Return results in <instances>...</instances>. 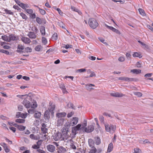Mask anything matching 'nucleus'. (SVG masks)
I'll return each mask as SVG.
<instances>
[{"label":"nucleus","mask_w":153,"mask_h":153,"mask_svg":"<svg viewBox=\"0 0 153 153\" xmlns=\"http://www.w3.org/2000/svg\"><path fill=\"white\" fill-rule=\"evenodd\" d=\"M69 130L68 128H64L62 130V134L59 132L54 133L52 136V139L55 141L65 140H67L69 137V136L68 134Z\"/></svg>","instance_id":"f257e3e1"},{"label":"nucleus","mask_w":153,"mask_h":153,"mask_svg":"<svg viewBox=\"0 0 153 153\" xmlns=\"http://www.w3.org/2000/svg\"><path fill=\"white\" fill-rule=\"evenodd\" d=\"M88 23L90 26L94 29L96 28L98 25V23L96 20L94 18L90 19L88 20Z\"/></svg>","instance_id":"f03ea898"},{"label":"nucleus","mask_w":153,"mask_h":153,"mask_svg":"<svg viewBox=\"0 0 153 153\" xmlns=\"http://www.w3.org/2000/svg\"><path fill=\"white\" fill-rule=\"evenodd\" d=\"M78 121V119L77 117H74L72 118L70 122L69 125L71 126H73L77 124Z\"/></svg>","instance_id":"7ed1b4c3"},{"label":"nucleus","mask_w":153,"mask_h":153,"mask_svg":"<svg viewBox=\"0 0 153 153\" xmlns=\"http://www.w3.org/2000/svg\"><path fill=\"white\" fill-rule=\"evenodd\" d=\"M94 126L92 125L88 126L87 127L84 128V131L86 133H90L93 131L94 130Z\"/></svg>","instance_id":"20e7f679"},{"label":"nucleus","mask_w":153,"mask_h":153,"mask_svg":"<svg viewBox=\"0 0 153 153\" xmlns=\"http://www.w3.org/2000/svg\"><path fill=\"white\" fill-rule=\"evenodd\" d=\"M9 42L12 41H16L19 39L18 36L14 34H11L9 36Z\"/></svg>","instance_id":"39448f33"},{"label":"nucleus","mask_w":153,"mask_h":153,"mask_svg":"<svg viewBox=\"0 0 153 153\" xmlns=\"http://www.w3.org/2000/svg\"><path fill=\"white\" fill-rule=\"evenodd\" d=\"M46 148L48 151L51 152H54L55 151L56 149L55 147L54 146L51 144L48 145L46 146Z\"/></svg>","instance_id":"423d86ee"},{"label":"nucleus","mask_w":153,"mask_h":153,"mask_svg":"<svg viewBox=\"0 0 153 153\" xmlns=\"http://www.w3.org/2000/svg\"><path fill=\"white\" fill-rule=\"evenodd\" d=\"M56 150L58 153H66V149L62 146H60L57 147Z\"/></svg>","instance_id":"0eeeda50"},{"label":"nucleus","mask_w":153,"mask_h":153,"mask_svg":"<svg viewBox=\"0 0 153 153\" xmlns=\"http://www.w3.org/2000/svg\"><path fill=\"white\" fill-rule=\"evenodd\" d=\"M36 21L37 22L39 25H41L42 23L44 24L46 23V20L45 19H41L38 17H36Z\"/></svg>","instance_id":"6e6552de"},{"label":"nucleus","mask_w":153,"mask_h":153,"mask_svg":"<svg viewBox=\"0 0 153 153\" xmlns=\"http://www.w3.org/2000/svg\"><path fill=\"white\" fill-rule=\"evenodd\" d=\"M36 33L30 31L28 32L27 35L30 38L34 39L37 37V35H36Z\"/></svg>","instance_id":"1a4fd4ad"},{"label":"nucleus","mask_w":153,"mask_h":153,"mask_svg":"<svg viewBox=\"0 0 153 153\" xmlns=\"http://www.w3.org/2000/svg\"><path fill=\"white\" fill-rule=\"evenodd\" d=\"M21 40L25 44H29L31 42L30 39L27 37H22L21 39Z\"/></svg>","instance_id":"9d476101"},{"label":"nucleus","mask_w":153,"mask_h":153,"mask_svg":"<svg viewBox=\"0 0 153 153\" xmlns=\"http://www.w3.org/2000/svg\"><path fill=\"white\" fill-rule=\"evenodd\" d=\"M22 103L27 108H29L30 106V102L27 99L24 100L23 101Z\"/></svg>","instance_id":"9b49d317"},{"label":"nucleus","mask_w":153,"mask_h":153,"mask_svg":"<svg viewBox=\"0 0 153 153\" xmlns=\"http://www.w3.org/2000/svg\"><path fill=\"white\" fill-rule=\"evenodd\" d=\"M111 95L115 97H121L125 96V95L124 94L121 93H119L118 92L111 93Z\"/></svg>","instance_id":"f8f14e48"},{"label":"nucleus","mask_w":153,"mask_h":153,"mask_svg":"<svg viewBox=\"0 0 153 153\" xmlns=\"http://www.w3.org/2000/svg\"><path fill=\"white\" fill-rule=\"evenodd\" d=\"M88 143L89 146L90 147H94V142L93 139L91 138L89 139Z\"/></svg>","instance_id":"ddd939ff"},{"label":"nucleus","mask_w":153,"mask_h":153,"mask_svg":"<svg viewBox=\"0 0 153 153\" xmlns=\"http://www.w3.org/2000/svg\"><path fill=\"white\" fill-rule=\"evenodd\" d=\"M40 32L42 36H45V27L43 26H41L40 28Z\"/></svg>","instance_id":"4468645a"},{"label":"nucleus","mask_w":153,"mask_h":153,"mask_svg":"<svg viewBox=\"0 0 153 153\" xmlns=\"http://www.w3.org/2000/svg\"><path fill=\"white\" fill-rule=\"evenodd\" d=\"M55 106L54 105H51L48 108L49 111L51 114H53L54 113L53 111L55 109Z\"/></svg>","instance_id":"2eb2a0df"},{"label":"nucleus","mask_w":153,"mask_h":153,"mask_svg":"<svg viewBox=\"0 0 153 153\" xmlns=\"http://www.w3.org/2000/svg\"><path fill=\"white\" fill-rule=\"evenodd\" d=\"M66 114L65 112L59 113L56 114V116L58 118H61L63 117H65L66 115Z\"/></svg>","instance_id":"dca6fc26"},{"label":"nucleus","mask_w":153,"mask_h":153,"mask_svg":"<svg viewBox=\"0 0 153 153\" xmlns=\"http://www.w3.org/2000/svg\"><path fill=\"white\" fill-rule=\"evenodd\" d=\"M49 111L46 110L44 113V118L45 119H49L50 117Z\"/></svg>","instance_id":"f3484780"},{"label":"nucleus","mask_w":153,"mask_h":153,"mask_svg":"<svg viewBox=\"0 0 153 153\" xmlns=\"http://www.w3.org/2000/svg\"><path fill=\"white\" fill-rule=\"evenodd\" d=\"M116 129V126L111 124L110 126V132L111 133H113L114 132Z\"/></svg>","instance_id":"a211bd4d"},{"label":"nucleus","mask_w":153,"mask_h":153,"mask_svg":"<svg viewBox=\"0 0 153 153\" xmlns=\"http://www.w3.org/2000/svg\"><path fill=\"white\" fill-rule=\"evenodd\" d=\"M89 153H100V151L98 152L95 147H91Z\"/></svg>","instance_id":"6ab92c4d"},{"label":"nucleus","mask_w":153,"mask_h":153,"mask_svg":"<svg viewBox=\"0 0 153 153\" xmlns=\"http://www.w3.org/2000/svg\"><path fill=\"white\" fill-rule=\"evenodd\" d=\"M113 145L112 143H110L108 146L107 152H110L113 150Z\"/></svg>","instance_id":"aec40b11"},{"label":"nucleus","mask_w":153,"mask_h":153,"mask_svg":"<svg viewBox=\"0 0 153 153\" xmlns=\"http://www.w3.org/2000/svg\"><path fill=\"white\" fill-rule=\"evenodd\" d=\"M95 143L97 145H99L100 143V139L99 137L97 136L94 138Z\"/></svg>","instance_id":"412c9836"},{"label":"nucleus","mask_w":153,"mask_h":153,"mask_svg":"<svg viewBox=\"0 0 153 153\" xmlns=\"http://www.w3.org/2000/svg\"><path fill=\"white\" fill-rule=\"evenodd\" d=\"M124 81L128 82L133 81H136V79L133 78H130L127 77H124Z\"/></svg>","instance_id":"4be33fe9"},{"label":"nucleus","mask_w":153,"mask_h":153,"mask_svg":"<svg viewBox=\"0 0 153 153\" xmlns=\"http://www.w3.org/2000/svg\"><path fill=\"white\" fill-rule=\"evenodd\" d=\"M81 124H78L76 126H74L73 127L74 130L76 132V131H78L81 129Z\"/></svg>","instance_id":"5701e85b"},{"label":"nucleus","mask_w":153,"mask_h":153,"mask_svg":"<svg viewBox=\"0 0 153 153\" xmlns=\"http://www.w3.org/2000/svg\"><path fill=\"white\" fill-rule=\"evenodd\" d=\"M67 107L68 108H71L73 109H75V107L74 106V105L71 102H69L67 104Z\"/></svg>","instance_id":"b1692460"},{"label":"nucleus","mask_w":153,"mask_h":153,"mask_svg":"<svg viewBox=\"0 0 153 153\" xmlns=\"http://www.w3.org/2000/svg\"><path fill=\"white\" fill-rule=\"evenodd\" d=\"M20 6L23 9H26V8H29V6L28 5V4H24L23 3H22L20 4Z\"/></svg>","instance_id":"393cba45"},{"label":"nucleus","mask_w":153,"mask_h":153,"mask_svg":"<svg viewBox=\"0 0 153 153\" xmlns=\"http://www.w3.org/2000/svg\"><path fill=\"white\" fill-rule=\"evenodd\" d=\"M133 56L134 57H138L140 58L142 57L141 55L139 53L134 52L133 54Z\"/></svg>","instance_id":"a878e982"},{"label":"nucleus","mask_w":153,"mask_h":153,"mask_svg":"<svg viewBox=\"0 0 153 153\" xmlns=\"http://www.w3.org/2000/svg\"><path fill=\"white\" fill-rule=\"evenodd\" d=\"M41 113L40 112L37 111L34 114V117L36 118H39L41 116Z\"/></svg>","instance_id":"bb28decb"},{"label":"nucleus","mask_w":153,"mask_h":153,"mask_svg":"<svg viewBox=\"0 0 153 153\" xmlns=\"http://www.w3.org/2000/svg\"><path fill=\"white\" fill-rule=\"evenodd\" d=\"M1 38L4 41L9 42V36L6 35H3L1 36Z\"/></svg>","instance_id":"cd10ccee"},{"label":"nucleus","mask_w":153,"mask_h":153,"mask_svg":"<svg viewBox=\"0 0 153 153\" xmlns=\"http://www.w3.org/2000/svg\"><path fill=\"white\" fill-rule=\"evenodd\" d=\"M131 72L133 73L138 74L141 73V71L139 69H133L131 70Z\"/></svg>","instance_id":"c85d7f7f"},{"label":"nucleus","mask_w":153,"mask_h":153,"mask_svg":"<svg viewBox=\"0 0 153 153\" xmlns=\"http://www.w3.org/2000/svg\"><path fill=\"white\" fill-rule=\"evenodd\" d=\"M92 86H94V85L92 84L88 85L86 86V88L88 90H91L93 88L92 87Z\"/></svg>","instance_id":"c756f323"},{"label":"nucleus","mask_w":153,"mask_h":153,"mask_svg":"<svg viewBox=\"0 0 153 153\" xmlns=\"http://www.w3.org/2000/svg\"><path fill=\"white\" fill-rule=\"evenodd\" d=\"M26 128V127L25 126L19 125L18 126H17V128L20 131H22L24 130Z\"/></svg>","instance_id":"7c9ffc66"},{"label":"nucleus","mask_w":153,"mask_h":153,"mask_svg":"<svg viewBox=\"0 0 153 153\" xmlns=\"http://www.w3.org/2000/svg\"><path fill=\"white\" fill-rule=\"evenodd\" d=\"M4 11L7 14L12 15L13 14V13L12 12L11 10H8L7 9H4Z\"/></svg>","instance_id":"2f4dec72"},{"label":"nucleus","mask_w":153,"mask_h":153,"mask_svg":"<svg viewBox=\"0 0 153 153\" xmlns=\"http://www.w3.org/2000/svg\"><path fill=\"white\" fill-rule=\"evenodd\" d=\"M138 11L143 16H144L146 15L143 9L141 8H140L138 9Z\"/></svg>","instance_id":"473e14b6"},{"label":"nucleus","mask_w":153,"mask_h":153,"mask_svg":"<svg viewBox=\"0 0 153 153\" xmlns=\"http://www.w3.org/2000/svg\"><path fill=\"white\" fill-rule=\"evenodd\" d=\"M15 121L16 122L19 123H23L25 122V120L22 119H18L16 120Z\"/></svg>","instance_id":"72a5a7b5"},{"label":"nucleus","mask_w":153,"mask_h":153,"mask_svg":"<svg viewBox=\"0 0 153 153\" xmlns=\"http://www.w3.org/2000/svg\"><path fill=\"white\" fill-rule=\"evenodd\" d=\"M71 9L72 10L78 12L79 14L81 13L80 11L78 9L74 7L71 6Z\"/></svg>","instance_id":"f704fd0d"},{"label":"nucleus","mask_w":153,"mask_h":153,"mask_svg":"<svg viewBox=\"0 0 153 153\" xmlns=\"http://www.w3.org/2000/svg\"><path fill=\"white\" fill-rule=\"evenodd\" d=\"M105 126L106 131L107 132H110V126L108 124H105Z\"/></svg>","instance_id":"c9c22d12"},{"label":"nucleus","mask_w":153,"mask_h":153,"mask_svg":"<svg viewBox=\"0 0 153 153\" xmlns=\"http://www.w3.org/2000/svg\"><path fill=\"white\" fill-rule=\"evenodd\" d=\"M52 38L55 40H57L58 39L57 33H54L52 36Z\"/></svg>","instance_id":"e433bc0d"},{"label":"nucleus","mask_w":153,"mask_h":153,"mask_svg":"<svg viewBox=\"0 0 153 153\" xmlns=\"http://www.w3.org/2000/svg\"><path fill=\"white\" fill-rule=\"evenodd\" d=\"M86 71V69L85 68H82L80 69H79L78 70H76V73L77 72H80V73H82L83 72Z\"/></svg>","instance_id":"4c0bfd02"},{"label":"nucleus","mask_w":153,"mask_h":153,"mask_svg":"<svg viewBox=\"0 0 153 153\" xmlns=\"http://www.w3.org/2000/svg\"><path fill=\"white\" fill-rule=\"evenodd\" d=\"M25 52L27 53L31 52H32V49L29 47H27L25 48Z\"/></svg>","instance_id":"58836bf2"},{"label":"nucleus","mask_w":153,"mask_h":153,"mask_svg":"<svg viewBox=\"0 0 153 153\" xmlns=\"http://www.w3.org/2000/svg\"><path fill=\"white\" fill-rule=\"evenodd\" d=\"M42 47V46L41 45H39L36 47L35 49L36 51H39L41 50Z\"/></svg>","instance_id":"ea45409f"},{"label":"nucleus","mask_w":153,"mask_h":153,"mask_svg":"<svg viewBox=\"0 0 153 153\" xmlns=\"http://www.w3.org/2000/svg\"><path fill=\"white\" fill-rule=\"evenodd\" d=\"M32 30L35 33H37L38 32V28L36 27L35 26L32 27Z\"/></svg>","instance_id":"a19ab883"},{"label":"nucleus","mask_w":153,"mask_h":153,"mask_svg":"<svg viewBox=\"0 0 153 153\" xmlns=\"http://www.w3.org/2000/svg\"><path fill=\"white\" fill-rule=\"evenodd\" d=\"M20 15L22 17V19L25 20L27 19V16L24 13H20Z\"/></svg>","instance_id":"79ce46f5"},{"label":"nucleus","mask_w":153,"mask_h":153,"mask_svg":"<svg viewBox=\"0 0 153 153\" xmlns=\"http://www.w3.org/2000/svg\"><path fill=\"white\" fill-rule=\"evenodd\" d=\"M134 94L135 95L137 96L138 97H141L142 95V93L139 92H134Z\"/></svg>","instance_id":"37998d69"},{"label":"nucleus","mask_w":153,"mask_h":153,"mask_svg":"<svg viewBox=\"0 0 153 153\" xmlns=\"http://www.w3.org/2000/svg\"><path fill=\"white\" fill-rule=\"evenodd\" d=\"M35 110L34 108H31L29 109L28 110V113L30 114H33L34 112H35Z\"/></svg>","instance_id":"c03bdc74"},{"label":"nucleus","mask_w":153,"mask_h":153,"mask_svg":"<svg viewBox=\"0 0 153 153\" xmlns=\"http://www.w3.org/2000/svg\"><path fill=\"white\" fill-rule=\"evenodd\" d=\"M42 42L43 44L44 45H45L47 42V39L44 37H42Z\"/></svg>","instance_id":"a18cd8bd"},{"label":"nucleus","mask_w":153,"mask_h":153,"mask_svg":"<svg viewBox=\"0 0 153 153\" xmlns=\"http://www.w3.org/2000/svg\"><path fill=\"white\" fill-rule=\"evenodd\" d=\"M41 130L43 133L45 134L47 132L48 129L44 127L41 128Z\"/></svg>","instance_id":"49530a36"},{"label":"nucleus","mask_w":153,"mask_h":153,"mask_svg":"<svg viewBox=\"0 0 153 153\" xmlns=\"http://www.w3.org/2000/svg\"><path fill=\"white\" fill-rule=\"evenodd\" d=\"M39 9L40 11V13L41 14H42V15H44L45 14L46 12H45V11L44 10L42 9H41L39 7Z\"/></svg>","instance_id":"de8ad7c7"},{"label":"nucleus","mask_w":153,"mask_h":153,"mask_svg":"<svg viewBox=\"0 0 153 153\" xmlns=\"http://www.w3.org/2000/svg\"><path fill=\"white\" fill-rule=\"evenodd\" d=\"M99 120L101 123H104V118L101 115L100 116Z\"/></svg>","instance_id":"09e8293b"},{"label":"nucleus","mask_w":153,"mask_h":153,"mask_svg":"<svg viewBox=\"0 0 153 153\" xmlns=\"http://www.w3.org/2000/svg\"><path fill=\"white\" fill-rule=\"evenodd\" d=\"M105 25L106 27L108 28H109V29L113 31L114 29H115V28H114V27L108 26V25H107V24H105Z\"/></svg>","instance_id":"8fccbe9b"},{"label":"nucleus","mask_w":153,"mask_h":153,"mask_svg":"<svg viewBox=\"0 0 153 153\" xmlns=\"http://www.w3.org/2000/svg\"><path fill=\"white\" fill-rule=\"evenodd\" d=\"M1 51V53H5L6 55H9V52L8 51L3 49H2V50L1 51Z\"/></svg>","instance_id":"3c124183"},{"label":"nucleus","mask_w":153,"mask_h":153,"mask_svg":"<svg viewBox=\"0 0 153 153\" xmlns=\"http://www.w3.org/2000/svg\"><path fill=\"white\" fill-rule=\"evenodd\" d=\"M17 49L19 50H23L24 49V47L22 45L19 44L18 45Z\"/></svg>","instance_id":"603ef678"},{"label":"nucleus","mask_w":153,"mask_h":153,"mask_svg":"<svg viewBox=\"0 0 153 153\" xmlns=\"http://www.w3.org/2000/svg\"><path fill=\"white\" fill-rule=\"evenodd\" d=\"M152 74V73L147 74L144 75V77L145 78H149L151 76Z\"/></svg>","instance_id":"864d4df0"},{"label":"nucleus","mask_w":153,"mask_h":153,"mask_svg":"<svg viewBox=\"0 0 153 153\" xmlns=\"http://www.w3.org/2000/svg\"><path fill=\"white\" fill-rule=\"evenodd\" d=\"M26 11L27 13L30 14H31L33 13V10L30 9H26Z\"/></svg>","instance_id":"5fc2aeb1"},{"label":"nucleus","mask_w":153,"mask_h":153,"mask_svg":"<svg viewBox=\"0 0 153 153\" xmlns=\"http://www.w3.org/2000/svg\"><path fill=\"white\" fill-rule=\"evenodd\" d=\"M103 115L104 116H108L109 117H110L111 118H112V117L111 116V114H108V113L107 112H104L103 113Z\"/></svg>","instance_id":"6e6d98bb"},{"label":"nucleus","mask_w":153,"mask_h":153,"mask_svg":"<svg viewBox=\"0 0 153 153\" xmlns=\"http://www.w3.org/2000/svg\"><path fill=\"white\" fill-rule=\"evenodd\" d=\"M30 137L31 139L33 140H36V137L34 136V135L33 134H31L30 135Z\"/></svg>","instance_id":"4d7b16f0"},{"label":"nucleus","mask_w":153,"mask_h":153,"mask_svg":"<svg viewBox=\"0 0 153 153\" xmlns=\"http://www.w3.org/2000/svg\"><path fill=\"white\" fill-rule=\"evenodd\" d=\"M64 120L62 118H60V119L59 120H58V123H60L61 124H62L63 123Z\"/></svg>","instance_id":"13d9d810"},{"label":"nucleus","mask_w":153,"mask_h":153,"mask_svg":"<svg viewBox=\"0 0 153 153\" xmlns=\"http://www.w3.org/2000/svg\"><path fill=\"white\" fill-rule=\"evenodd\" d=\"M32 147L34 149H38L39 148V146L36 144L33 145Z\"/></svg>","instance_id":"bf43d9fd"},{"label":"nucleus","mask_w":153,"mask_h":153,"mask_svg":"<svg viewBox=\"0 0 153 153\" xmlns=\"http://www.w3.org/2000/svg\"><path fill=\"white\" fill-rule=\"evenodd\" d=\"M118 60L120 62H123L125 60V58L124 57L121 56L119 57Z\"/></svg>","instance_id":"052dcab7"},{"label":"nucleus","mask_w":153,"mask_h":153,"mask_svg":"<svg viewBox=\"0 0 153 153\" xmlns=\"http://www.w3.org/2000/svg\"><path fill=\"white\" fill-rule=\"evenodd\" d=\"M56 10L58 11L59 15H61V16H62V15L63 13L61 11V10H60V9L59 8H57V9H56Z\"/></svg>","instance_id":"680f3d73"},{"label":"nucleus","mask_w":153,"mask_h":153,"mask_svg":"<svg viewBox=\"0 0 153 153\" xmlns=\"http://www.w3.org/2000/svg\"><path fill=\"white\" fill-rule=\"evenodd\" d=\"M37 107L36 103L34 102L32 105L31 106V108H32L35 109Z\"/></svg>","instance_id":"e2e57ef3"},{"label":"nucleus","mask_w":153,"mask_h":153,"mask_svg":"<svg viewBox=\"0 0 153 153\" xmlns=\"http://www.w3.org/2000/svg\"><path fill=\"white\" fill-rule=\"evenodd\" d=\"M4 151L6 152L7 153L9 152L10 149L7 147V146L5 147L4 148Z\"/></svg>","instance_id":"0e129e2a"},{"label":"nucleus","mask_w":153,"mask_h":153,"mask_svg":"<svg viewBox=\"0 0 153 153\" xmlns=\"http://www.w3.org/2000/svg\"><path fill=\"white\" fill-rule=\"evenodd\" d=\"M113 32H114L118 34H120L121 33L120 31L119 30L115 29V28L114 29V30H113Z\"/></svg>","instance_id":"69168bd1"},{"label":"nucleus","mask_w":153,"mask_h":153,"mask_svg":"<svg viewBox=\"0 0 153 153\" xmlns=\"http://www.w3.org/2000/svg\"><path fill=\"white\" fill-rule=\"evenodd\" d=\"M9 128L14 133L16 131V129L14 127H10Z\"/></svg>","instance_id":"338daca9"},{"label":"nucleus","mask_w":153,"mask_h":153,"mask_svg":"<svg viewBox=\"0 0 153 153\" xmlns=\"http://www.w3.org/2000/svg\"><path fill=\"white\" fill-rule=\"evenodd\" d=\"M74 113L73 112H71L70 113L68 114L67 115V117L68 118H69L71 117L74 114Z\"/></svg>","instance_id":"774afa93"}]
</instances>
